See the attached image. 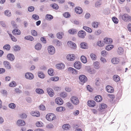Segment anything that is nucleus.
Returning a JSON list of instances; mask_svg holds the SVG:
<instances>
[{"mask_svg": "<svg viewBox=\"0 0 131 131\" xmlns=\"http://www.w3.org/2000/svg\"><path fill=\"white\" fill-rule=\"evenodd\" d=\"M56 116L54 114L52 113H49L46 116V119L49 121H52L55 118Z\"/></svg>", "mask_w": 131, "mask_h": 131, "instance_id": "obj_1", "label": "nucleus"}, {"mask_svg": "<svg viewBox=\"0 0 131 131\" xmlns=\"http://www.w3.org/2000/svg\"><path fill=\"white\" fill-rule=\"evenodd\" d=\"M79 78L81 84H83L87 80V78L85 75H80Z\"/></svg>", "mask_w": 131, "mask_h": 131, "instance_id": "obj_2", "label": "nucleus"}, {"mask_svg": "<svg viewBox=\"0 0 131 131\" xmlns=\"http://www.w3.org/2000/svg\"><path fill=\"white\" fill-rule=\"evenodd\" d=\"M130 16L128 14L125 13L122 15H120L119 16V17L120 18H122L124 21H128Z\"/></svg>", "mask_w": 131, "mask_h": 131, "instance_id": "obj_3", "label": "nucleus"}, {"mask_svg": "<svg viewBox=\"0 0 131 131\" xmlns=\"http://www.w3.org/2000/svg\"><path fill=\"white\" fill-rule=\"evenodd\" d=\"M48 50L49 53L50 54H53L55 52V49L53 46L52 45L49 46Z\"/></svg>", "mask_w": 131, "mask_h": 131, "instance_id": "obj_4", "label": "nucleus"}, {"mask_svg": "<svg viewBox=\"0 0 131 131\" xmlns=\"http://www.w3.org/2000/svg\"><path fill=\"white\" fill-rule=\"evenodd\" d=\"M47 92L50 97H53L54 95V93L53 89L50 88H48L47 89Z\"/></svg>", "mask_w": 131, "mask_h": 131, "instance_id": "obj_5", "label": "nucleus"}, {"mask_svg": "<svg viewBox=\"0 0 131 131\" xmlns=\"http://www.w3.org/2000/svg\"><path fill=\"white\" fill-rule=\"evenodd\" d=\"M71 99V102L74 104L77 105L79 103V101L78 98L75 97H72Z\"/></svg>", "mask_w": 131, "mask_h": 131, "instance_id": "obj_6", "label": "nucleus"}, {"mask_svg": "<svg viewBox=\"0 0 131 131\" xmlns=\"http://www.w3.org/2000/svg\"><path fill=\"white\" fill-rule=\"evenodd\" d=\"M74 67L77 69H80L82 67L81 63L79 61H76L74 64Z\"/></svg>", "mask_w": 131, "mask_h": 131, "instance_id": "obj_7", "label": "nucleus"}, {"mask_svg": "<svg viewBox=\"0 0 131 131\" xmlns=\"http://www.w3.org/2000/svg\"><path fill=\"white\" fill-rule=\"evenodd\" d=\"M67 59L69 61H73L75 59V56L73 54H69L67 55L66 57Z\"/></svg>", "mask_w": 131, "mask_h": 131, "instance_id": "obj_8", "label": "nucleus"}, {"mask_svg": "<svg viewBox=\"0 0 131 131\" xmlns=\"http://www.w3.org/2000/svg\"><path fill=\"white\" fill-rule=\"evenodd\" d=\"M86 35L85 32L83 30H81L79 31L78 34V36L80 38H84L85 36Z\"/></svg>", "mask_w": 131, "mask_h": 131, "instance_id": "obj_9", "label": "nucleus"}, {"mask_svg": "<svg viewBox=\"0 0 131 131\" xmlns=\"http://www.w3.org/2000/svg\"><path fill=\"white\" fill-rule=\"evenodd\" d=\"M7 57L8 60L11 61H13L15 59V57L13 54L11 53H9L7 55Z\"/></svg>", "mask_w": 131, "mask_h": 131, "instance_id": "obj_10", "label": "nucleus"}, {"mask_svg": "<svg viewBox=\"0 0 131 131\" xmlns=\"http://www.w3.org/2000/svg\"><path fill=\"white\" fill-rule=\"evenodd\" d=\"M25 77L27 79L31 80L34 78V76L32 74L30 73H27L25 74Z\"/></svg>", "mask_w": 131, "mask_h": 131, "instance_id": "obj_11", "label": "nucleus"}, {"mask_svg": "<svg viewBox=\"0 0 131 131\" xmlns=\"http://www.w3.org/2000/svg\"><path fill=\"white\" fill-rule=\"evenodd\" d=\"M3 63L4 67L7 69H11V65L9 62L7 61H5L3 62Z\"/></svg>", "mask_w": 131, "mask_h": 131, "instance_id": "obj_12", "label": "nucleus"}, {"mask_svg": "<svg viewBox=\"0 0 131 131\" xmlns=\"http://www.w3.org/2000/svg\"><path fill=\"white\" fill-rule=\"evenodd\" d=\"M112 41V39L110 38H105L104 39V43L107 44H111Z\"/></svg>", "mask_w": 131, "mask_h": 131, "instance_id": "obj_13", "label": "nucleus"}, {"mask_svg": "<svg viewBox=\"0 0 131 131\" xmlns=\"http://www.w3.org/2000/svg\"><path fill=\"white\" fill-rule=\"evenodd\" d=\"M111 62L114 64H117L119 63L120 60L119 59L117 58H113L111 59Z\"/></svg>", "mask_w": 131, "mask_h": 131, "instance_id": "obj_14", "label": "nucleus"}, {"mask_svg": "<svg viewBox=\"0 0 131 131\" xmlns=\"http://www.w3.org/2000/svg\"><path fill=\"white\" fill-rule=\"evenodd\" d=\"M75 10L76 13L78 14H80L83 12V9L80 7H77L75 8Z\"/></svg>", "mask_w": 131, "mask_h": 131, "instance_id": "obj_15", "label": "nucleus"}, {"mask_svg": "<svg viewBox=\"0 0 131 131\" xmlns=\"http://www.w3.org/2000/svg\"><path fill=\"white\" fill-rule=\"evenodd\" d=\"M56 103L58 105H61L63 103V100L60 98H57L55 100Z\"/></svg>", "mask_w": 131, "mask_h": 131, "instance_id": "obj_16", "label": "nucleus"}, {"mask_svg": "<svg viewBox=\"0 0 131 131\" xmlns=\"http://www.w3.org/2000/svg\"><path fill=\"white\" fill-rule=\"evenodd\" d=\"M68 70L72 73L73 74H76L78 73V71L72 67H69Z\"/></svg>", "mask_w": 131, "mask_h": 131, "instance_id": "obj_17", "label": "nucleus"}, {"mask_svg": "<svg viewBox=\"0 0 131 131\" xmlns=\"http://www.w3.org/2000/svg\"><path fill=\"white\" fill-rule=\"evenodd\" d=\"M17 123L18 126H24L26 124V123L24 121L21 119L18 120Z\"/></svg>", "mask_w": 131, "mask_h": 131, "instance_id": "obj_18", "label": "nucleus"}, {"mask_svg": "<svg viewBox=\"0 0 131 131\" xmlns=\"http://www.w3.org/2000/svg\"><path fill=\"white\" fill-rule=\"evenodd\" d=\"M107 91L109 93H112L114 91V88L110 85H108L106 87Z\"/></svg>", "mask_w": 131, "mask_h": 131, "instance_id": "obj_19", "label": "nucleus"}, {"mask_svg": "<svg viewBox=\"0 0 131 131\" xmlns=\"http://www.w3.org/2000/svg\"><path fill=\"white\" fill-rule=\"evenodd\" d=\"M88 105L89 106L93 107L95 106V102L92 100H89L88 102Z\"/></svg>", "mask_w": 131, "mask_h": 131, "instance_id": "obj_20", "label": "nucleus"}, {"mask_svg": "<svg viewBox=\"0 0 131 131\" xmlns=\"http://www.w3.org/2000/svg\"><path fill=\"white\" fill-rule=\"evenodd\" d=\"M31 114L33 116L38 117L40 116V114L38 111H33L31 112Z\"/></svg>", "mask_w": 131, "mask_h": 131, "instance_id": "obj_21", "label": "nucleus"}, {"mask_svg": "<svg viewBox=\"0 0 131 131\" xmlns=\"http://www.w3.org/2000/svg\"><path fill=\"white\" fill-rule=\"evenodd\" d=\"M56 67L58 69H63L64 68L65 65L63 63H61L57 64L56 65Z\"/></svg>", "mask_w": 131, "mask_h": 131, "instance_id": "obj_22", "label": "nucleus"}, {"mask_svg": "<svg viewBox=\"0 0 131 131\" xmlns=\"http://www.w3.org/2000/svg\"><path fill=\"white\" fill-rule=\"evenodd\" d=\"M81 48L83 49H87L88 48L87 44L85 42H81L80 45Z\"/></svg>", "mask_w": 131, "mask_h": 131, "instance_id": "obj_23", "label": "nucleus"}, {"mask_svg": "<svg viewBox=\"0 0 131 131\" xmlns=\"http://www.w3.org/2000/svg\"><path fill=\"white\" fill-rule=\"evenodd\" d=\"M12 33L14 35H17L20 34L21 32L19 29H15L13 31Z\"/></svg>", "mask_w": 131, "mask_h": 131, "instance_id": "obj_24", "label": "nucleus"}, {"mask_svg": "<svg viewBox=\"0 0 131 131\" xmlns=\"http://www.w3.org/2000/svg\"><path fill=\"white\" fill-rule=\"evenodd\" d=\"M102 97L100 95H98L96 96L94 98V100L97 102H100L102 100Z\"/></svg>", "mask_w": 131, "mask_h": 131, "instance_id": "obj_25", "label": "nucleus"}, {"mask_svg": "<svg viewBox=\"0 0 131 131\" xmlns=\"http://www.w3.org/2000/svg\"><path fill=\"white\" fill-rule=\"evenodd\" d=\"M100 63L98 61H96L93 63V65L94 68L96 69H98L99 68Z\"/></svg>", "mask_w": 131, "mask_h": 131, "instance_id": "obj_26", "label": "nucleus"}, {"mask_svg": "<svg viewBox=\"0 0 131 131\" xmlns=\"http://www.w3.org/2000/svg\"><path fill=\"white\" fill-rule=\"evenodd\" d=\"M35 49L38 50H41L42 48L41 44L39 43H37L35 46Z\"/></svg>", "mask_w": 131, "mask_h": 131, "instance_id": "obj_27", "label": "nucleus"}, {"mask_svg": "<svg viewBox=\"0 0 131 131\" xmlns=\"http://www.w3.org/2000/svg\"><path fill=\"white\" fill-rule=\"evenodd\" d=\"M83 28L88 32L91 33L92 32V29L91 28L87 26H84L83 27Z\"/></svg>", "mask_w": 131, "mask_h": 131, "instance_id": "obj_28", "label": "nucleus"}, {"mask_svg": "<svg viewBox=\"0 0 131 131\" xmlns=\"http://www.w3.org/2000/svg\"><path fill=\"white\" fill-rule=\"evenodd\" d=\"M81 61L83 63H85L87 62V61L86 57L84 56H82L81 57Z\"/></svg>", "mask_w": 131, "mask_h": 131, "instance_id": "obj_29", "label": "nucleus"}, {"mask_svg": "<svg viewBox=\"0 0 131 131\" xmlns=\"http://www.w3.org/2000/svg\"><path fill=\"white\" fill-rule=\"evenodd\" d=\"M11 47L10 45L7 44L4 45L3 47V49L7 51H9L10 50Z\"/></svg>", "mask_w": 131, "mask_h": 131, "instance_id": "obj_30", "label": "nucleus"}, {"mask_svg": "<svg viewBox=\"0 0 131 131\" xmlns=\"http://www.w3.org/2000/svg\"><path fill=\"white\" fill-rule=\"evenodd\" d=\"M114 80L116 82H117L120 80V78L119 77L116 75H114L113 76Z\"/></svg>", "mask_w": 131, "mask_h": 131, "instance_id": "obj_31", "label": "nucleus"}, {"mask_svg": "<svg viewBox=\"0 0 131 131\" xmlns=\"http://www.w3.org/2000/svg\"><path fill=\"white\" fill-rule=\"evenodd\" d=\"M36 92L39 94H42L44 93V92L43 90L41 89L37 88L36 89Z\"/></svg>", "mask_w": 131, "mask_h": 131, "instance_id": "obj_32", "label": "nucleus"}, {"mask_svg": "<svg viewBox=\"0 0 131 131\" xmlns=\"http://www.w3.org/2000/svg\"><path fill=\"white\" fill-rule=\"evenodd\" d=\"M64 35V33L62 32H59L57 34V37L59 39H61L62 38V36Z\"/></svg>", "mask_w": 131, "mask_h": 131, "instance_id": "obj_33", "label": "nucleus"}, {"mask_svg": "<svg viewBox=\"0 0 131 131\" xmlns=\"http://www.w3.org/2000/svg\"><path fill=\"white\" fill-rule=\"evenodd\" d=\"M21 48L18 45H16L13 47V49L15 51H19Z\"/></svg>", "mask_w": 131, "mask_h": 131, "instance_id": "obj_34", "label": "nucleus"}, {"mask_svg": "<svg viewBox=\"0 0 131 131\" xmlns=\"http://www.w3.org/2000/svg\"><path fill=\"white\" fill-rule=\"evenodd\" d=\"M68 32L70 34H75L77 32V31L76 29H73L69 30Z\"/></svg>", "mask_w": 131, "mask_h": 131, "instance_id": "obj_35", "label": "nucleus"}, {"mask_svg": "<svg viewBox=\"0 0 131 131\" xmlns=\"http://www.w3.org/2000/svg\"><path fill=\"white\" fill-rule=\"evenodd\" d=\"M53 18V16L50 14H47L46 16V19L47 20H51Z\"/></svg>", "mask_w": 131, "mask_h": 131, "instance_id": "obj_36", "label": "nucleus"}, {"mask_svg": "<svg viewBox=\"0 0 131 131\" xmlns=\"http://www.w3.org/2000/svg\"><path fill=\"white\" fill-rule=\"evenodd\" d=\"M98 23L96 21H94L92 24V26L94 28H97L98 27Z\"/></svg>", "mask_w": 131, "mask_h": 131, "instance_id": "obj_37", "label": "nucleus"}, {"mask_svg": "<svg viewBox=\"0 0 131 131\" xmlns=\"http://www.w3.org/2000/svg\"><path fill=\"white\" fill-rule=\"evenodd\" d=\"M114 47V46L113 45H110L106 46L105 48L108 51L111 50Z\"/></svg>", "mask_w": 131, "mask_h": 131, "instance_id": "obj_38", "label": "nucleus"}, {"mask_svg": "<svg viewBox=\"0 0 131 131\" xmlns=\"http://www.w3.org/2000/svg\"><path fill=\"white\" fill-rule=\"evenodd\" d=\"M70 127V126L69 124H66L63 125L62 128L64 129L67 130L69 129Z\"/></svg>", "mask_w": 131, "mask_h": 131, "instance_id": "obj_39", "label": "nucleus"}, {"mask_svg": "<svg viewBox=\"0 0 131 131\" xmlns=\"http://www.w3.org/2000/svg\"><path fill=\"white\" fill-rule=\"evenodd\" d=\"M50 6H51L53 9L56 10H57L59 8V6L56 3H54L52 4H51L50 5Z\"/></svg>", "mask_w": 131, "mask_h": 131, "instance_id": "obj_40", "label": "nucleus"}, {"mask_svg": "<svg viewBox=\"0 0 131 131\" xmlns=\"http://www.w3.org/2000/svg\"><path fill=\"white\" fill-rule=\"evenodd\" d=\"M88 72L91 74H93L95 73V71L93 69L90 68V67H88Z\"/></svg>", "mask_w": 131, "mask_h": 131, "instance_id": "obj_41", "label": "nucleus"}, {"mask_svg": "<svg viewBox=\"0 0 131 131\" xmlns=\"http://www.w3.org/2000/svg\"><path fill=\"white\" fill-rule=\"evenodd\" d=\"M38 76L39 78L43 79L44 78V75L43 73L41 71H39L38 73Z\"/></svg>", "mask_w": 131, "mask_h": 131, "instance_id": "obj_42", "label": "nucleus"}, {"mask_svg": "<svg viewBox=\"0 0 131 131\" xmlns=\"http://www.w3.org/2000/svg\"><path fill=\"white\" fill-rule=\"evenodd\" d=\"M66 105L70 109H72L73 108V105L69 102H67L66 103Z\"/></svg>", "mask_w": 131, "mask_h": 131, "instance_id": "obj_43", "label": "nucleus"}, {"mask_svg": "<svg viewBox=\"0 0 131 131\" xmlns=\"http://www.w3.org/2000/svg\"><path fill=\"white\" fill-rule=\"evenodd\" d=\"M107 107V105L104 103H102L100 105V108L101 110L104 109Z\"/></svg>", "mask_w": 131, "mask_h": 131, "instance_id": "obj_44", "label": "nucleus"}, {"mask_svg": "<svg viewBox=\"0 0 131 131\" xmlns=\"http://www.w3.org/2000/svg\"><path fill=\"white\" fill-rule=\"evenodd\" d=\"M57 110L58 112H61L62 111L64 110L65 108L64 107L60 106L57 108Z\"/></svg>", "mask_w": 131, "mask_h": 131, "instance_id": "obj_45", "label": "nucleus"}, {"mask_svg": "<svg viewBox=\"0 0 131 131\" xmlns=\"http://www.w3.org/2000/svg\"><path fill=\"white\" fill-rule=\"evenodd\" d=\"M9 86L11 87H14L16 86V84L14 81H12L9 84Z\"/></svg>", "mask_w": 131, "mask_h": 131, "instance_id": "obj_46", "label": "nucleus"}, {"mask_svg": "<svg viewBox=\"0 0 131 131\" xmlns=\"http://www.w3.org/2000/svg\"><path fill=\"white\" fill-rule=\"evenodd\" d=\"M53 70L52 69H49L48 71V73L51 76L53 75Z\"/></svg>", "mask_w": 131, "mask_h": 131, "instance_id": "obj_47", "label": "nucleus"}, {"mask_svg": "<svg viewBox=\"0 0 131 131\" xmlns=\"http://www.w3.org/2000/svg\"><path fill=\"white\" fill-rule=\"evenodd\" d=\"M67 95V93L65 92H62L60 94V96L63 98L66 97Z\"/></svg>", "mask_w": 131, "mask_h": 131, "instance_id": "obj_48", "label": "nucleus"}, {"mask_svg": "<svg viewBox=\"0 0 131 131\" xmlns=\"http://www.w3.org/2000/svg\"><path fill=\"white\" fill-rule=\"evenodd\" d=\"M59 77H54L51 78L50 79L51 81H56L59 80Z\"/></svg>", "mask_w": 131, "mask_h": 131, "instance_id": "obj_49", "label": "nucleus"}, {"mask_svg": "<svg viewBox=\"0 0 131 131\" xmlns=\"http://www.w3.org/2000/svg\"><path fill=\"white\" fill-rule=\"evenodd\" d=\"M112 20L113 22L116 24H117L118 23V19L115 17H114L112 18Z\"/></svg>", "mask_w": 131, "mask_h": 131, "instance_id": "obj_50", "label": "nucleus"}, {"mask_svg": "<svg viewBox=\"0 0 131 131\" xmlns=\"http://www.w3.org/2000/svg\"><path fill=\"white\" fill-rule=\"evenodd\" d=\"M32 18L35 20H38L39 19V16L36 14H34L32 16Z\"/></svg>", "mask_w": 131, "mask_h": 131, "instance_id": "obj_51", "label": "nucleus"}, {"mask_svg": "<svg viewBox=\"0 0 131 131\" xmlns=\"http://www.w3.org/2000/svg\"><path fill=\"white\" fill-rule=\"evenodd\" d=\"M63 15L64 17L66 18L69 17L70 16V13L68 12H66L63 14Z\"/></svg>", "mask_w": 131, "mask_h": 131, "instance_id": "obj_52", "label": "nucleus"}, {"mask_svg": "<svg viewBox=\"0 0 131 131\" xmlns=\"http://www.w3.org/2000/svg\"><path fill=\"white\" fill-rule=\"evenodd\" d=\"M90 57L92 60H95L96 58V56L95 54L92 53L91 54Z\"/></svg>", "mask_w": 131, "mask_h": 131, "instance_id": "obj_53", "label": "nucleus"}, {"mask_svg": "<svg viewBox=\"0 0 131 131\" xmlns=\"http://www.w3.org/2000/svg\"><path fill=\"white\" fill-rule=\"evenodd\" d=\"M5 14L6 15L10 16L11 15V13L8 10H6L5 11Z\"/></svg>", "mask_w": 131, "mask_h": 131, "instance_id": "obj_54", "label": "nucleus"}, {"mask_svg": "<svg viewBox=\"0 0 131 131\" xmlns=\"http://www.w3.org/2000/svg\"><path fill=\"white\" fill-rule=\"evenodd\" d=\"M123 51V48L121 47H119L118 48L117 51L120 54H121Z\"/></svg>", "mask_w": 131, "mask_h": 131, "instance_id": "obj_55", "label": "nucleus"}, {"mask_svg": "<svg viewBox=\"0 0 131 131\" xmlns=\"http://www.w3.org/2000/svg\"><path fill=\"white\" fill-rule=\"evenodd\" d=\"M8 106L10 108L12 109H14L16 106L15 104L13 103H11L9 104Z\"/></svg>", "mask_w": 131, "mask_h": 131, "instance_id": "obj_56", "label": "nucleus"}, {"mask_svg": "<svg viewBox=\"0 0 131 131\" xmlns=\"http://www.w3.org/2000/svg\"><path fill=\"white\" fill-rule=\"evenodd\" d=\"M10 37L12 40L14 42H16L17 41L16 38H15L14 36H12L11 34H9Z\"/></svg>", "mask_w": 131, "mask_h": 131, "instance_id": "obj_57", "label": "nucleus"}, {"mask_svg": "<svg viewBox=\"0 0 131 131\" xmlns=\"http://www.w3.org/2000/svg\"><path fill=\"white\" fill-rule=\"evenodd\" d=\"M101 4L100 2H97L95 4V7H99Z\"/></svg>", "mask_w": 131, "mask_h": 131, "instance_id": "obj_58", "label": "nucleus"}, {"mask_svg": "<svg viewBox=\"0 0 131 131\" xmlns=\"http://www.w3.org/2000/svg\"><path fill=\"white\" fill-rule=\"evenodd\" d=\"M97 45L100 47H102L104 46V43L101 41H98L97 42Z\"/></svg>", "mask_w": 131, "mask_h": 131, "instance_id": "obj_59", "label": "nucleus"}, {"mask_svg": "<svg viewBox=\"0 0 131 131\" xmlns=\"http://www.w3.org/2000/svg\"><path fill=\"white\" fill-rule=\"evenodd\" d=\"M39 108L42 111H44L46 109L44 105H40L39 107Z\"/></svg>", "mask_w": 131, "mask_h": 131, "instance_id": "obj_60", "label": "nucleus"}, {"mask_svg": "<svg viewBox=\"0 0 131 131\" xmlns=\"http://www.w3.org/2000/svg\"><path fill=\"white\" fill-rule=\"evenodd\" d=\"M102 32V31L100 29L96 31L95 32V34L96 35H99Z\"/></svg>", "mask_w": 131, "mask_h": 131, "instance_id": "obj_61", "label": "nucleus"}, {"mask_svg": "<svg viewBox=\"0 0 131 131\" xmlns=\"http://www.w3.org/2000/svg\"><path fill=\"white\" fill-rule=\"evenodd\" d=\"M34 9L35 8L34 7L31 6L28 7V10L29 12H32L34 10Z\"/></svg>", "mask_w": 131, "mask_h": 131, "instance_id": "obj_62", "label": "nucleus"}, {"mask_svg": "<svg viewBox=\"0 0 131 131\" xmlns=\"http://www.w3.org/2000/svg\"><path fill=\"white\" fill-rule=\"evenodd\" d=\"M31 33L32 35L34 36H36L37 35V32L35 30H31Z\"/></svg>", "mask_w": 131, "mask_h": 131, "instance_id": "obj_63", "label": "nucleus"}, {"mask_svg": "<svg viewBox=\"0 0 131 131\" xmlns=\"http://www.w3.org/2000/svg\"><path fill=\"white\" fill-rule=\"evenodd\" d=\"M40 40L44 43H46V38L44 37H41L40 38Z\"/></svg>", "mask_w": 131, "mask_h": 131, "instance_id": "obj_64", "label": "nucleus"}]
</instances>
